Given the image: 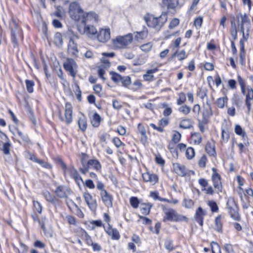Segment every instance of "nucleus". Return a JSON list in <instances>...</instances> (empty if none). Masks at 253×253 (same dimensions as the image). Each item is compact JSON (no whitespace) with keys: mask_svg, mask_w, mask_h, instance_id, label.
I'll list each match as a JSON object with an SVG mask.
<instances>
[{"mask_svg":"<svg viewBox=\"0 0 253 253\" xmlns=\"http://www.w3.org/2000/svg\"><path fill=\"white\" fill-rule=\"evenodd\" d=\"M89 155L84 152L80 154V162L82 167L79 168V170L73 165L67 166L63 160L57 157L54 159V162L59 165L62 170L63 174L65 178H69L74 181L75 183L80 187L81 183L84 182L83 179L80 172L84 175H85L89 172L90 169L101 172L102 169V166L100 162L96 158L89 159Z\"/></svg>","mask_w":253,"mask_h":253,"instance_id":"f257e3e1","label":"nucleus"},{"mask_svg":"<svg viewBox=\"0 0 253 253\" xmlns=\"http://www.w3.org/2000/svg\"><path fill=\"white\" fill-rule=\"evenodd\" d=\"M68 13L71 19L77 23L79 32L93 40L97 31L93 25L98 22V15L94 11H84L77 1L70 3Z\"/></svg>","mask_w":253,"mask_h":253,"instance_id":"f03ea898","label":"nucleus"},{"mask_svg":"<svg viewBox=\"0 0 253 253\" xmlns=\"http://www.w3.org/2000/svg\"><path fill=\"white\" fill-rule=\"evenodd\" d=\"M211 181L212 186L209 184V180L205 178L201 177L198 179V184L201 187V191L207 195L213 196L215 193L222 192L223 185L222 176L219 170L215 167L211 168Z\"/></svg>","mask_w":253,"mask_h":253,"instance_id":"7ed1b4c3","label":"nucleus"},{"mask_svg":"<svg viewBox=\"0 0 253 253\" xmlns=\"http://www.w3.org/2000/svg\"><path fill=\"white\" fill-rule=\"evenodd\" d=\"M71 190L65 185H59L53 191V194L46 190L42 193L44 199L54 207H59L62 204L61 199H66L70 195Z\"/></svg>","mask_w":253,"mask_h":253,"instance_id":"20e7f679","label":"nucleus"},{"mask_svg":"<svg viewBox=\"0 0 253 253\" xmlns=\"http://www.w3.org/2000/svg\"><path fill=\"white\" fill-rule=\"evenodd\" d=\"M67 53L72 58H67L66 61L63 64L65 70L69 73V75L75 78L77 74V71L74 67H77V63L74 60L79 57V49L77 42L74 37H70L67 45Z\"/></svg>","mask_w":253,"mask_h":253,"instance_id":"39448f33","label":"nucleus"},{"mask_svg":"<svg viewBox=\"0 0 253 253\" xmlns=\"http://www.w3.org/2000/svg\"><path fill=\"white\" fill-rule=\"evenodd\" d=\"M65 220L69 226L70 230L71 233L76 234L79 236L83 240H84L86 245L90 247L93 241L91 237L88 234L87 231L82 228L79 226L76 228H72V226H76L78 225V221L76 217L71 214H67L65 216Z\"/></svg>","mask_w":253,"mask_h":253,"instance_id":"423d86ee","label":"nucleus"},{"mask_svg":"<svg viewBox=\"0 0 253 253\" xmlns=\"http://www.w3.org/2000/svg\"><path fill=\"white\" fill-rule=\"evenodd\" d=\"M147 26L159 32L165 26L168 21V12H162L160 15L147 13L143 18Z\"/></svg>","mask_w":253,"mask_h":253,"instance_id":"0eeeda50","label":"nucleus"},{"mask_svg":"<svg viewBox=\"0 0 253 253\" xmlns=\"http://www.w3.org/2000/svg\"><path fill=\"white\" fill-rule=\"evenodd\" d=\"M160 207L164 213L162 221L164 223L168 222H185L188 223L189 219L186 215L179 214L174 209L168 208L166 205L162 204Z\"/></svg>","mask_w":253,"mask_h":253,"instance_id":"6e6552de","label":"nucleus"},{"mask_svg":"<svg viewBox=\"0 0 253 253\" xmlns=\"http://www.w3.org/2000/svg\"><path fill=\"white\" fill-rule=\"evenodd\" d=\"M9 28L10 31L11 41L13 47H18L19 46L18 38L23 40L24 34L21 27L13 16L11 17L9 21Z\"/></svg>","mask_w":253,"mask_h":253,"instance_id":"1a4fd4ad","label":"nucleus"},{"mask_svg":"<svg viewBox=\"0 0 253 253\" xmlns=\"http://www.w3.org/2000/svg\"><path fill=\"white\" fill-rule=\"evenodd\" d=\"M181 41L182 38L180 37H178L171 41L169 45V47L172 51L175 50V51L169 58V61L172 60L175 57H177L178 60L179 61H182L187 58L188 54H187L184 49L181 50H178L180 47Z\"/></svg>","mask_w":253,"mask_h":253,"instance_id":"9d476101","label":"nucleus"},{"mask_svg":"<svg viewBox=\"0 0 253 253\" xmlns=\"http://www.w3.org/2000/svg\"><path fill=\"white\" fill-rule=\"evenodd\" d=\"M57 116L60 122L67 125H70L73 121V107L70 102L65 103L63 112L60 107L57 110Z\"/></svg>","mask_w":253,"mask_h":253,"instance_id":"9b49d317","label":"nucleus"},{"mask_svg":"<svg viewBox=\"0 0 253 253\" xmlns=\"http://www.w3.org/2000/svg\"><path fill=\"white\" fill-rule=\"evenodd\" d=\"M133 41L132 33H128L123 36H118L111 40V44L114 49H124L129 48Z\"/></svg>","mask_w":253,"mask_h":253,"instance_id":"f8f14e48","label":"nucleus"},{"mask_svg":"<svg viewBox=\"0 0 253 253\" xmlns=\"http://www.w3.org/2000/svg\"><path fill=\"white\" fill-rule=\"evenodd\" d=\"M226 209L232 219L236 221L241 220V216L239 213V205L234 197L230 196L227 198Z\"/></svg>","mask_w":253,"mask_h":253,"instance_id":"ddd939ff","label":"nucleus"},{"mask_svg":"<svg viewBox=\"0 0 253 253\" xmlns=\"http://www.w3.org/2000/svg\"><path fill=\"white\" fill-rule=\"evenodd\" d=\"M96 183V188L100 191V198L102 203L108 208L112 207L113 202V195L105 189V185L103 182L97 180Z\"/></svg>","mask_w":253,"mask_h":253,"instance_id":"4468645a","label":"nucleus"},{"mask_svg":"<svg viewBox=\"0 0 253 253\" xmlns=\"http://www.w3.org/2000/svg\"><path fill=\"white\" fill-rule=\"evenodd\" d=\"M177 148L175 153L172 154V156L176 159L178 158L180 154L183 152H184L186 159L188 161L193 160L195 157V149L191 146L188 147L185 143L181 142L178 145Z\"/></svg>","mask_w":253,"mask_h":253,"instance_id":"2eb2a0df","label":"nucleus"},{"mask_svg":"<svg viewBox=\"0 0 253 253\" xmlns=\"http://www.w3.org/2000/svg\"><path fill=\"white\" fill-rule=\"evenodd\" d=\"M238 194L243 208L247 209L253 202V189L251 186L245 189L243 188L242 190L238 191Z\"/></svg>","mask_w":253,"mask_h":253,"instance_id":"dca6fc26","label":"nucleus"},{"mask_svg":"<svg viewBox=\"0 0 253 253\" xmlns=\"http://www.w3.org/2000/svg\"><path fill=\"white\" fill-rule=\"evenodd\" d=\"M103 217L104 221L107 223V226L104 228V231L106 233L111 237L113 240H119L121 238V235L119 230L116 228H113L112 225L110 224L111 217L107 213H104Z\"/></svg>","mask_w":253,"mask_h":253,"instance_id":"f3484780","label":"nucleus"},{"mask_svg":"<svg viewBox=\"0 0 253 253\" xmlns=\"http://www.w3.org/2000/svg\"><path fill=\"white\" fill-rule=\"evenodd\" d=\"M242 33L243 37L240 39L239 41V64L245 67L246 64V51L245 49V42H247L249 39V34H245V30L241 31Z\"/></svg>","mask_w":253,"mask_h":253,"instance_id":"a211bd4d","label":"nucleus"},{"mask_svg":"<svg viewBox=\"0 0 253 253\" xmlns=\"http://www.w3.org/2000/svg\"><path fill=\"white\" fill-rule=\"evenodd\" d=\"M172 166V171L180 177H190L195 174L193 170L188 169L185 165L179 163H173Z\"/></svg>","mask_w":253,"mask_h":253,"instance_id":"6ab92c4d","label":"nucleus"},{"mask_svg":"<svg viewBox=\"0 0 253 253\" xmlns=\"http://www.w3.org/2000/svg\"><path fill=\"white\" fill-rule=\"evenodd\" d=\"M180 19L178 18H173L171 19L169 22L168 29L164 33V39L165 40H169L172 37L178 35L179 34V30L175 32H171L175 29L180 24Z\"/></svg>","mask_w":253,"mask_h":253,"instance_id":"aec40b11","label":"nucleus"},{"mask_svg":"<svg viewBox=\"0 0 253 253\" xmlns=\"http://www.w3.org/2000/svg\"><path fill=\"white\" fill-rule=\"evenodd\" d=\"M181 137L182 135L178 130H172L171 139L168 145V149L171 155L176 151L178 145L180 143L179 142Z\"/></svg>","mask_w":253,"mask_h":253,"instance_id":"412c9836","label":"nucleus"},{"mask_svg":"<svg viewBox=\"0 0 253 253\" xmlns=\"http://www.w3.org/2000/svg\"><path fill=\"white\" fill-rule=\"evenodd\" d=\"M11 143L8 136L0 130V150L5 155L10 154Z\"/></svg>","mask_w":253,"mask_h":253,"instance_id":"4be33fe9","label":"nucleus"},{"mask_svg":"<svg viewBox=\"0 0 253 253\" xmlns=\"http://www.w3.org/2000/svg\"><path fill=\"white\" fill-rule=\"evenodd\" d=\"M146 171L141 174L143 182L154 186L159 182V176L153 171L146 168Z\"/></svg>","mask_w":253,"mask_h":253,"instance_id":"5701e85b","label":"nucleus"},{"mask_svg":"<svg viewBox=\"0 0 253 253\" xmlns=\"http://www.w3.org/2000/svg\"><path fill=\"white\" fill-rule=\"evenodd\" d=\"M137 136L139 141L144 146L148 145L149 138L146 126L142 123H139L137 126Z\"/></svg>","mask_w":253,"mask_h":253,"instance_id":"b1692460","label":"nucleus"},{"mask_svg":"<svg viewBox=\"0 0 253 253\" xmlns=\"http://www.w3.org/2000/svg\"><path fill=\"white\" fill-rule=\"evenodd\" d=\"M111 38V31L109 28H100L96 32L95 36L93 40H97L101 43H106Z\"/></svg>","mask_w":253,"mask_h":253,"instance_id":"393cba45","label":"nucleus"},{"mask_svg":"<svg viewBox=\"0 0 253 253\" xmlns=\"http://www.w3.org/2000/svg\"><path fill=\"white\" fill-rule=\"evenodd\" d=\"M237 79L241 87V92L245 96V99L253 100V88L251 86L246 87L245 82L241 76L238 75Z\"/></svg>","mask_w":253,"mask_h":253,"instance_id":"a878e982","label":"nucleus"},{"mask_svg":"<svg viewBox=\"0 0 253 253\" xmlns=\"http://www.w3.org/2000/svg\"><path fill=\"white\" fill-rule=\"evenodd\" d=\"M17 135L19 138L18 143L26 148H29L33 144L28 134L24 133L18 128H15Z\"/></svg>","mask_w":253,"mask_h":253,"instance_id":"bb28decb","label":"nucleus"},{"mask_svg":"<svg viewBox=\"0 0 253 253\" xmlns=\"http://www.w3.org/2000/svg\"><path fill=\"white\" fill-rule=\"evenodd\" d=\"M83 197L88 206V208L91 211H95L97 207V203L91 194L88 191H86L83 193Z\"/></svg>","mask_w":253,"mask_h":253,"instance_id":"cd10ccee","label":"nucleus"},{"mask_svg":"<svg viewBox=\"0 0 253 253\" xmlns=\"http://www.w3.org/2000/svg\"><path fill=\"white\" fill-rule=\"evenodd\" d=\"M235 41L236 40H233V39L230 41L231 52L234 57H230L228 59L230 66L234 69H236L237 68L236 63L238 61L239 62V55L238 56V51L235 42Z\"/></svg>","mask_w":253,"mask_h":253,"instance_id":"c85d7f7f","label":"nucleus"},{"mask_svg":"<svg viewBox=\"0 0 253 253\" xmlns=\"http://www.w3.org/2000/svg\"><path fill=\"white\" fill-rule=\"evenodd\" d=\"M161 8L166 9L168 13L171 10L175 11L176 8L179 6V0H162L160 4Z\"/></svg>","mask_w":253,"mask_h":253,"instance_id":"c756f323","label":"nucleus"},{"mask_svg":"<svg viewBox=\"0 0 253 253\" xmlns=\"http://www.w3.org/2000/svg\"><path fill=\"white\" fill-rule=\"evenodd\" d=\"M131 242L127 244V249L129 251H132L133 253H142L141 251L136 252V248L135 244L138 247H140L142 245V241L139 236L136 234H133L131 237Z\"/></svg>","mask_w":253,"mask_h":253,"instance_id":"7c9ffc66","label":"nucleus"},{"mask_svg":"<svg viewBox=\"0 0 253 253\" xmlns=\"http://www.w3.org/2000/svg\"><path fill=\"white\" fill-rule=\"evenodd\" d=\"M169 123L168 118H163L159 120L158 122V126L154 123H150L149 126L154 130H156L158 132L163 133L165 132V128L167 127Z\"/></svg>","mask_w":253,"mask_h":253,"instance_id":"2f4dec72","label":"nucleus"},{"mask_svg":"<svg viewBox=\"0 0 253 253\" xmlns=\"http://www.w3.org/2000/svg\"><path fill=\"white\" fill-rule=\"evenodd\" d=\"M29 155V159L37 164H39L42 168L46 169H47L51 170L53 166L52 164L47 161H45L42 159H39L38 158L37 155L34 153H31L29 151L28 152Z\"/></svg>","mask_w":253,"mask_h":253,"instance_id":"473e14b6","label":"nucleus"},{"mask_svg":"<svg viewBox=\"0 0 253 253\" xmlns=\"http://www.w3.org/2000/svg\"><path fill=\"white\" fill-rule=\"evenodd\" d=\"M150 196L155 201L158 200L160 202H166L168 204L176 205L179 203V200L177 199H168L159 196L158 191H153L150 192Z\"/></svg>","mask_w":253,"mask_h":253,"instance_id":"72a5a7b5","label":"nucleus"},{"mask_svg":"<svg viewBox=\"0 0 253 253\" xmlns=\"http://www.w3.org/2000/svg\"><path fill=\"white\" fill-rule=\"evenodd\" d=\"M90 123L93 128H98L103 121V118L97 112L89 116Z\"/></svg>","mask_w":253,"mask_h":253,"instance_id":"f704fd0d","label":"nucleus"},{"mask_svg":"<svg viewBox=\"0 0 253 253\" xmlns=\"http://www.w3.org/2000/svg\"><path fill=\"white\" fill-rule=\"evenodd\" d=\"M236 18L238 19L239 18H241V21L240 23V30L243 31L245 30V27H250L251 26V21L248 15L246 13L244 14L239 13L238 14Z\"/></svg>","mask_w":253,"mask_h":253,"instance_id":"c9c22d12","label":"nucleus"},{"mask_svg":"<svg viewBox=\"0 0 253 253\" xmlns=\"http://www.w3.org/2000/svg\"><path fill=\"white\" fill-rule=\"evenodd\" d=\"M206 211L201 207H198L194 215L196 221L201 226L203 225L204 217L206 215Z\"/></svg>","mask_w":253,"mask_h":253,"instance_id":"e433bc0d","label":"nucleus"},{"mask_svg":"<svg viewBox=\"0 0 253 253\" xmlns=\"http://www.w3.org/2000/svg\"><path fill=\"white\" fill-rule=\"evenodd\" d=\"M77 124L79 129L82 132H85L86 131L88 124L87 118L84 114L82 113L81 116L78 117Z\"/></svg>","mask_w":253,"mask_h":253,"instance_id":"4c0bfd02","label":"nucleus"},{"mask_svg":"<svg viewBox=\"0 0 253 253\" xmlns=\"http://www.w3.org/2000/svg\"><path fill=\"white\" fill-rule=\"evenodd\" d=\"M205 150L207 154L211 157L216 158L217 153L214 142L208 141L205 145Z\"/></svg>","mask_w":253,"mask_h":253,"instance_id":"58836bf2","label":"nucleus"},{"mask_svg":"<svg viewBox=\"0 0 253 253\" xmlns=\"http://www.w3.org/2000/svg\"><path fill=\"white\" fill-rule=\"evenodd\" d=\"M247 140L246 142L242 143L239 142L237 143L235 139H233L232 141V146L236 144L238 148V152L240 155H242L243 154H246L248 151V147L249 146V142H248V139H246Z\"/></svg>","mask_w":253,"mask_h":253,"instance_id":"ea45409f","label":"nucleus"},{"mask_svg":"<svg viewBox=\"0 0 253 253\" xmlns=\"http://www.w3.org/2000/svg\"><path fill=\"white\" fill-rule=\"evenodd\" d=\"M210 245V248H204L203 250L205 252L208 253L211 251V253H221L220 246L217 242L211 241Z\"/></svg>","mask_w":253,"mask_h":253,"instance_id":"a19ab883","label":"nucleus"},{"mask_svg":"<svg viewBox=\"0 0 253 253\" xmlns=\"http://www.w3.org/2000/svg\"><path fill=\"white\" fill-rule=\"evenodd\" d=\"M207 80L208 86L210 87V88L211 90L213 89L212 85L211 84V82L213 83V82H214L216 87H218L222 83L221 78L218 73H217L215 75L214 81H213V77L211 76H208Z\"/></svg>","mask_w":253,"mask_h":253,"instance_id":"79ce46f5","label":"nucleus"},{"mask_svg":"<svg viewBox=\"0 0 253 253\" xmlns=\"http://www.w3.org/2000/svg\"><path fill=\"white\" fill-rule=\"evenodd\" d=\"M223 249L226 253H240V246L239 245L231 244L230 243L225 244Z\"/></svg>","mask_w":253,"mask_h":253,"instance_id":"37998d69","label":"nucleus"},{"mask_svg":"<svg viewBox=\"0 0 253 253\" xmlns=\"http://www.w3.org/2000/svg\"><path fill=\"white\" fill-rule=\"evenodd\" d=\"M134 39L137 42H140L147 38L148 35L147 28L144 26L142 31L134 33Z\"/></svg>","mask_w":253,"mask_h":253,"instance_id":"c03bdc74","label":"nucleus"},{"mask_svg":"<svg viewBox=\"0 0 253 253\" xmlns=\"http://www.w3.org/2000/svg\"><path fill=\"white\" fill-rule=\"evenodd\" d=\"M159 70L158 67L147 70L146 74L143 75L144 81L147 82H152L154 80V74Z\"/></svg>","mask_w":253,"mask_h":253,"instance_id":"a18cd8bd","label":"nucleus"},{"mask_svg":"<svg viewBox=\"0 0 253 253\" xmlns=\"http://www.w3.org/2000/svg\"><path fill=\"white\" fill-rule=\"evenodd\" d=\"M220 48V44L217 39H211L207 43V49L209 51H213Z\"/></svg>","mask_w":253,"mask_h":253,"instance_id":"49530a36","label":"nucleus"},{"mask_svg":"<svg viewBox=\"0 0 253 253\" xmlns=\"http://www.w3.org/2000/svg\"><path fill=\"white\" fill-rule=\"evenodd\" d=\"M215 230L219 233H223V223L222 221V216L221 214H218L214 219Z\"/></svg>","mask_w":253,"mask_h":253,"instance_id":"de8ad7c7","label":"nucleus"},{"mask_svg":"<svg viewBox=\"0 0 253 253\" xmlns=\"http://www.w3.org/2000/svg\"><path fill=\"white\" fill-rule=\"evenodd\" d=\"M179 127L183 129H190L193 127L191 119L187 118L182 119L179 123Z\"/></svg>","mask_w":253,"mask_h":253,"instance_id":"09e8293b","label":"nucleus"},{"mask_svg":"<svg viewBox=\"0 0 253 253\" xmlns=\"http://www.w3.org/2000/svg\"><path fill=\"white\" fill-rule=\"evenodd\" d=\"M153 206L151 203H142L140 208L141 213L145 216L149 214Z\"/></svg>","mask_w":253,"mask_h":253,"instance_id":"8fccbe9b","label":"nucleus"},{"mask_svg":"<svg viewBox=\"0 0 253 253\" xmlns=\"http://www.w3.org/2000/svg\"><path fill=\"white\" fill-rule=\"evenodd\" d=\"M192 142L195 145H200L202 142V136L199 132H192L190 137Z\"/></svg>","mask_w":253,"mask_h":253,"instance_id":"3c124183","label":"nucleus"},{"mask_svg":"<svg viewBox=\"0 0 253 253\" xmlns=\"http://www.w3.org/2000/svg\"><path fill=\"white\" fill-rule=\"evenodd\" d=\"M234 131L236 135L242 137L243 140L248 139V135L245 130L239 125H236L234 127Z\"/></svg>","mask_w":253,"mask_h":253,"instance_id":"603ef678","label":"nucleus"},{"mask_svg":"<svg viewBox=\"0 0 253 253\" xmlns=\"http://www.w3.org/2000/svg\"><path fill=\"white\" fill-rule=\"evenodd\" d=\"M98 139L101 144H106L110 139V134L105 131H100L98 134Z\"/></svg>","mask_w":253,"mask_h":253,"instance_id":"864d4df0","label":"nucleus"},{"mask_svg":"<svg viewBox=\"0 0 253 253\" xmlns=\"http://www.w3.org/2000/svg\"><path fill=\"white\" fill-rule=\"evenodd\" d=\"M228 101V98L225 95L223 97H219L217 99L215 102L216 106L219 109H223L227 106Z\"/></svg>","mask_w":253,"mask_h":253,"instance_id":"5fc2aeb1","label":"nucleus"},{"mask_svg":"<svg viewBox=\"0 0 253 253\" xmlns=\"http://www.w3.org/2000/svg\"><path fill=\"white\" fill-rule=\"evenodd\" d=\"M208 162V158L206 154H203L198 160V166L199 168L204 169L207 167Z\"/></svg>","mask_w":253,"mask_h":253,"instance_id":"6e6d98bb","label":"nucleus"},{"mask_svg":"<svg viewBox=\"0 0 253 253\" xmlns=\"http://www.w3.org/2000/svg\"><path fill=\"white\" fill-rule=\"evenodd\" d=\"M230 34L232 39L236 40L238 38L237 26L234 20L231 21V28L230 29Z\"/></svg>","mask_w":253,"mask_h":253,"instance_id":"4d7b16f0","label":"nucleus"},{"mask_svg":"<svg viewBox=\"0 0 253 253\" xmlns=\"http://www.w3.org/2000/svg\"><path fill=\"white\" fill-rule=\"evenodd\" d=\"M89 223L91 225L90 227V230H95L97 227H103L104 229L106 227L100 219L90 220Z\"/></svg>","mask_w":253,"mask_h":253,"instance_id":"13d9d810","label":"nucleus"},{"mask_svg":"<svg viewBox=\"0 0 253 253\" xmlns=\"http://www.w3.org/2000/svg\"><path fill=\"white\" fill-rule=\"evenodd\" d=\"M212 111L211 108L204 109L202 112V120L210 122V118L212 116Z\"/></svg>","mask_w":253,"mask_h":253,"instance_id":"bf43d9fd","label":"nucleus"},{"mask_svg":"<svg viewBox=\"0 0 253 253\" xmlns=\"http://www.w3.org/2000/svg\"><path fill=\"white\" fill-rule=\"evenodd\" d=\"M164 245L166 249L169 252L176 249V247L173 244V240L170 238H167L165 240Z\"/></svg>","mask_w":253,"mask_h":253,"instance_id":"052dcab7","label":"nucleus"},{"mask_svg":"<svg viewBox=\"0 0 253 253\" xmlns=\"http://www.w3.org/2000/svg\"><path fill=\"white\" fill-rule=\"evenodd\" d=\"M111 142L117 149L121 148H124L126 146L125 143H124L120 139V138L117 136L114 137L112 139Z\"/></svg>","mask_w":253,"mask_h":253,"instance_id":"680f3d73","label":"nucleus"},{"mask_svg":"<svg viewBox=\"0 0 253 253\" xmlns=\"http://www.w3.org/2000/svg\"><path fill=\"white\" fill-rule=\"evenodd\" d=\"M178 98L176 100V104L181 105L186 101V94L183 91L179 92L178 94Z\"/></svg>","mask_w":253,"mask_h":253,"instance_id":"e2e57ef3","label":"nucleus"},{"mask_svg":"<svg viewBox=\"0 0 253 253\" xmlns=\"http://www.w3.org/2000/svg\"><path fill=\"white\" fill-rule=\"evenodd\" d=\"M203 22L204 18L203 16H197L193 20V25L197 30H199L202 27Z\"/></svg>","mask_w":253,"mask_h":253,"instance_id":"0e129e2a","label":"nucleus"},{"mask_svg":"<svg viewBox=\"0 0 253 253\" xmlns=\"http://www.w3.org/2000/svg\"><path fill=\"white\" fill-rule=\"evenodd\" d=\"M54 43L56 46L62 45L63 44V38L61 33L56 32L53 37Z\"/></svg>","mask_w":253,"mask_h":253,"instance_id":"69168bd1","label":"nucleus"},{"mask_svg":"<svg viewBox=\"0 0 253 253\" xmlns=\"http://www.w3.org/2000/svg\"><path fill=\"white\" fill-rule=\"evenodd\" d=\"M25 82L27 92L29 93H33L34 91V86L35 85L34 81L27 79L25 80Z\"/></svg>","mask_w":253,"mask_h":253,"instance_id":"338daca9","label":"nucleus"},{"mask_svg":"<svg viewBox=\"0 0 253 253\" xmlns=\"http://www.w3.org/2000/svg\"><path fill=\"white\" fill-rule=\"evenodd\" d=\"M161 107L165 108L163 114L165 117H168L172 114V110L171 108L169 106L168 103L164 102L161 104Z\"/></svg>","mask_w":253,"mask_h":253,"instance_id":"774afa93","label":"nucleus"}]
</instances>
